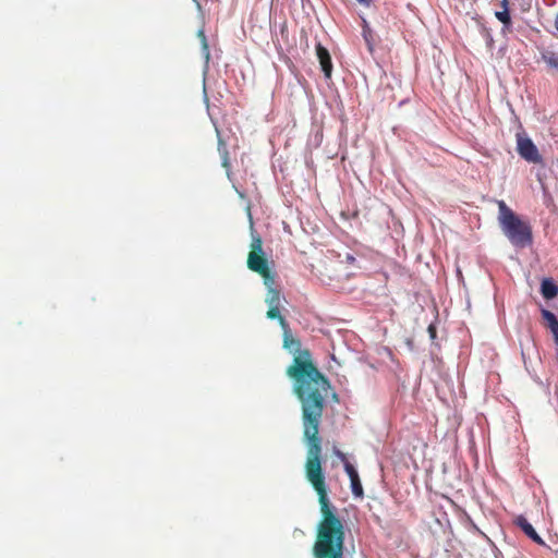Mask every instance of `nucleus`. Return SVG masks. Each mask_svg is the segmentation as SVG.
Here are the masks:
<instances>
[{
  "mask_svg": "<svg viewBox=\"0 0 558 558\" xmlns=\"http://www.w3.org/2000/svg\"><path fill=\"white\" fill-rule=\"evenodd\" d=\"M283 329V348L294 355L287 375L293 380V392L301 404L303 438L307 445L305 476L318 496V502L328 500V490L322 463V437L319 426L327 407L329 395L337 400V393L328 378L316 367L308 350L301 349L288 323Z\"/></svg>",
  "mask_w": 558,
  "mask_h": 558,
  "instance_id": "nucleus-1",
  "label": "nucleus"
},
{
  "mask_svg": "<svg viewBox=\"0 0 558 558\" xmlns=\"http://www.w3.org/2000/svg\"><path fill=\"white\" fill-rule=\"evenodd\" d=\"M320 519L317 523L316 538L313 545L315 558H345L347 524L336 507L328 500L319 502Z\"/></svg>",
  "mask_w": 558,
  "mask_h": 558,
  "instance_id": "nucleus-2",
  "label": "nucleus"
},
{
  "mask_svg": "<svg viewBox=\"0 0 558 558\" xmlns=\"http://www.w3.org/2000/svg\"><path fill=\"white\" fill-rule=\"evenodd\" d=\"M498 221L512 245L525 247L532 243V228L521 220L504 201L498 202Z\"/></svg>",
  "mask_w": 558,
  "mask_h": 558,
  "instance_id": "nucleus-3",
  "label": "nucleus"
},
{
  "mask_svg": "<svg viewBox=\"0 0 558 558\" xmlns=\"http://www.w3.org/2000/svg\"><path fill=\"white\" fill-rule=\"evenodd\" d=\"M247 268L264 279L265 284L275 281L274 274L269 268L268 259L263 250V241L259 235H254L251 242V251L247 255Z\"/></svg>",
  "mask_w": 558,
  "mask_h": 558,
  "instance_id": "nucleus-4",
  "label": "nucleus"
},
{
  "mask_svg": "<svg viewBox=\"0 0 558 558\" xmlns=\"http://www.w3.org/2000/svg\"><path fill=\"white\" fill-rule=\"evenodd\" d=\"M517 150L518 154L526 161L532 163L542 162V156L533 141L525 135L524 132L517 133Z\"/></svg>",
  "mask_w": 558,
  "mask_h": 558,
  "instance_id": "nucleus-5",
  "label": "nucleus"
},
{
  "mask_svg": "<svg viewBox=\"0 0 558 558\" xmlns=\"http://www.w3.org/2000/svg\"><path fill=\"white\" fill-rule=\"evenodd\" d=\"M274 282L269 281L268 292L266 295V303L269 308L267 311V317L269 319H278L281 327H286V318L280 314V291L272 287Z\"/></svg>",
  "mask_w": 558,
  "mask_h": 558,
  "instance_id": "nucleus-6",
  "label": "nucleus"
},
{
  "mask_svg": "<svg viewBox=\"0 0 558 558\" xmlns=\"http://www.w3.org/2000/svg\"><path fill=\"white\" fill-rule=\"evenodd\" d=\"M337 456L341 459L344 465V471L348 474L351 482L352 494L357 498H363L364 489L355 468L347 461V457L343 452L337 451Z\"/></svg>",
  "mask_w": 558,
  "mask_h": 558,
  "instance_id": "nucleus-7",
  "label": "nucleus"
},
{
  "mask_svg": "<svg viewBox=\"0 0 558 558\" xmlns=\"http://www.w3.org/2000/svg\"><path fill=\"white\" fill-rule=\"evenodd\" d=\"M513 523L520 527L523 533L538 545L545 546L544 539L537 534L532 524L527 521L524 515H518L514 518Z\"/></svg>",
  "mask_w": 558,
  "mask_h": 558,
  "instance_id": "nucleus-8",
  "label": "nucleus"
},
{
  "mask_svg": "<svg viewBox=\"0 0 558 558\" xmlns=\"http://www.w3.org/2000/svg\"><path fill=\"white\" fill-rule=\"evenodd\" d=\"M316 54L325 76L330 78L332 73V62L329 51L320 43H318L316 45Z\"/></svg>",
  "mask_w": 558,
  "mask_h": 558,
  "instance_id": "nucleus-9",
  "label": "nucleus"
},
{
  "mask_svg": "<svg viewBox=\"0 0 558 558\" xmlns=\"http://www.w3.org/2000/svg\"><path fill=\"white\" fill-rule=\"evenodd\" d=\"M542 295L547 299H554L558 294V287L551 279H544L541 284Z\"/></svg>",
  "mask_w": 558,
  "mask_h": 558,
  "instance_id": "nucleus-10",
  "label": "nucleus"
},
{
  "mask_svg": "<svg viewBox=\"0 0 558 558\" xmlns=\"http://www.w3.org/2000/svg\"><path fill=\"white\" fill-rule=\"evenodd\" d=\"M197 37H198V39L201 41V45H202V52H203V56L205 58V61H206V63H208L209 59H210V50H209V45H208V41H207V37L205 35L204 28L198 29Z\"/></svg>",
  "mask_w": 558,
  "mask_h": 558,
  "instance_id": "nucleus-11",
  "label": "nucleus"
},
{
  "mask_svg": "<svg viewBox=\"0 0 558 558\" xmlns=\"http://www.w3.org/2000/svg\"><path fill=\"white\" fill-rule=\"evenodd\" d=\"M542 317L546 322V326L549 328L550 331L558 328V319L554 313L546 308H542Z\"/></svg>",
  "mask_w": 558,
  "mask_h": 558,
  "instance_id": "nucleus-12",
  "label": "nucleus"
},
{
  "mask_svg": "<svg viewBox=\"0 0 558 558\" xmlns=\"http://www.w3.org/2000/svg\"><path fill=\"white\" fill-rule=\"evenodd\" d=\"M495 16L498 21H500L504 24V26L506 28H508L511 25V17H510L509 10L497 11L495 13Z\"/></svg>",
  "mask_w": 558,
  "mask_h": 558,
  "instance_id": "nucleus-13",
  "label": "nucleus"
},
{
  "mask_svg": "<svg viewBox=\"0 0 558 558\" xmlns=\"http://www.w3.org/2000/svg\"><path fill=\"white\" fill-rule=\"evenodd\" d=\"M543 60L551 68L558 70V57L554 52H546L543 54Z\"/></svg>",
  "mask_w": 558,
  "mask_h": 558,
  "instance_id": "nucleus-14",
  "label": "nucleus"
},
{
  "mask_svg": "<svg viewBox=\"0 0 558 558\" xmlns=\"http://www.w3.org/2000/svg\"><path fill=\"white\" fill-rule=\"evenodd\" d=\"M221 147H222V166L227 168V167H229L228 151H227L226 145L222 143V141H219V150L221 149Z\"/></svg>",
  "mask_w": 558,
  "mask_h": 558,
  "instance_id": "nucleus-15",
  "label": "nucleus"
},
{
  "mask_svg": "<svg viewBox=\"0 0 558 558\" xmlns=\"http://www.w3.org/2000/svg\"><path fill=\"white\" fill-rule=\"evenodd\" d=\"M427 330L430 338L434 339L436 337V327L434 325H429Z\"/></svg>",
  "mask_w": 558,
  "mask_h": 558,
  "instance_id": "nucleus-16",
  "label": "nucleus"
},
{
  "mask_svg": "<svg viewBox=\"0 0 558 558\" xmlns=\"http://www.w3.org/2000/svg\"><path fill=\"white\" fill-rule=\"evenodd\" d=\"M500 5H501L502 10H509V8H508L509 1L508 0H501Z\"/></svg>",
  "mask_w": 558,
  "mask_h": 558,
  "instance_id": "nucleus-17",
  "label": "nucleus"
},
{
  "mask_svg": "<svg viewBox=\"0 0 558 558\" xmlns=\"http://www.w3.org/2000/svg\"><path fill=\"white\" fill-rule=\"evenodd\" d=\"M555 342L558 344V327L551 331Z\"/></svg>",
  "mask_w": 558,
  "mask_h": 558,
  "instance_id": "nucleus-18",
  "label": "nucleus"
},
{
  "mask_svg": "<svg viewBox=\"0 0 558 558\" xmlns=\"http://www.w3.org/2000/svg\"><path fill=\"white\" fill-rule=\"evenodd\" d=\"M362 4H369L371 0H357Z\"/></svg>",
  "mask_w": 558,
  "mask_h": 558,
  "instance_id": "nucleus-19",
  "label": "nucleus"
},
{
  "mask_svg": "<svg viewBox=\"0 0 558 558\" xmlns=\"http://www.w3.org/2000/svg\"><path fill=\"white\" fill-rule=\"evenodd\" d=\"M194 2L196 3L197 9L201 10L202 7H201L199 1L198 0H194Z\"/></svg>",
  "mask_w": 558,
  "mask_h": 558,
  "instance_id": "nucleus-20",
  "label": "nucleus"
},
{
  "mask_svg": "<svg viewBox=\"0 0 558 558\" xmlns=\"http://www.w3.org/2000/svg\"><path fill=\"white\" fill-rule=\"evenodd\" d=\"M555 26H556V29L558 31V13H557V16H556V20H555Z\"/></svg>",
  "mask_w": 558,
  "mask_h": 558,
  "instance_id": "nucleus-21",
  "label": "nucleus"
}]
</instances>
